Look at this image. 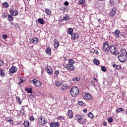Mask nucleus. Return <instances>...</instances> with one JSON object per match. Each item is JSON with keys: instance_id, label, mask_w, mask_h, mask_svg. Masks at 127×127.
I'll return each mask as SVG.
<instances>
[{"instance_id": "obj_27", "label": "nucleus", "mask_w": 127, "mask_h": 127, "mask_svg": "<svg viewBox=\"0 0 127 127\" xmlns=\"http://www.w3.org/2000/svg\"><path fill=\"white\" fill-rule=\"evenodd\" d=\"M38 21L39 23H40V24H44L45 23H44V20L42 18L38 19Z\"/></svg>"}, {"instance_id": "obj_25", "label": "nucleus", "mask_w": 127, "mask_h": 127, "mask_svg": "<svg viewBox=\"0 0 127 127\" xmlns=\"http://www.w3.org/2000/svg\"><path fill=\"white\" fill-rule=\"evenodd\" d=\"M45 12L47 15H51V10L50 9L47 8L45 10Z\"/></svg>"}, {"instance_id": "obj_48", "label": "nucleus", "mask_w": 127, "mask_h": 127, "mask_svg": "<svg viewBox=\"0 0 127 127\" xmlns=\"http://www.w3.org/2000/svg\"><path fill=\"white\" fill-rule=\"evenodd\" d=\"M10 24H11V25H12V26L11 27L12 28H13V27H15L14 23L11 22Z\"/></svg>"}, {"instance_id": "obj_64", "label": "nucleus", "mask_w": 127, "mask_h": 127, "mask_svg": "<svg viewBox=\"0 0 127 127\" xmlns=\"http://www.w3.org/2000/svg\"><path fill=\"white\" fill-rule=\"evenodd\" d=\"M21 82H23V80H22L21 81Z\"/></svg>"}, {"instance_id": "obj_5", "label": "nucleus", "mask_w": 127, "mask_h": 127, "mask_svg": "<svg viewBox=\"0 0 127 127\" xmlns=\"http://www.w3.org/2000/svg\"><path fill=\"white\" fill-rule=\"evenodd\" d=\"M117 48L114 45H111L109 47V50L111 52V53H113L115 55L116 53V49Z\"/></svg>"}, {"instance_id": "obj_20", "label": "nucleus", "mask_w": 127, "mask_h": 127, "mask_svg": "<svg viewBox=\"0 0 127 127\" xmlns=\"http://www.w3.org/2000/svg\"><path fill=\"white\" fill-rule=\"evenodd\" d=\"M6 121L7 123H9L10 125H12L13 124V120H12V119L10 117H7L6 118Z\"/></svg>"}, {"instance_id": "obj_46", "label": "nucleus", "mask_w": 127, "mask_h": 127, "mask_svg": "<svg viewBox=\"0 0 127 127\" xmlns=\"http://www.w3.org/2000/svg\"><path fill=\"white\" fill-rule=\"evenodd\" d=\"M29 97L30 99H33L34 98V96L32 94H30Z\"/></svg>"}, {"instance_id": "obj_61", "label": "nucleus", "mask_w": 127, "mask_h": 127, "mask_svg": "<svg viewBox=\"0 0 127 127\" xmlns=\"http://www.w3.org/2000/svg\"><path fill=\"white\" fill-rule=\"evenodd\" d=\"M126 114L127 115V109L126 110Z\"/></svg>"}, {"instance_id": "obj_50", "label": "nucleus", "mask_w": 127, "mask_h": 127, "mask_svg": "<svg viewBox=\"0 0 127 127\" xmlns=\"http://www.w3.org/2000/svg\"><path fill=\"white\" fill-rule=\"evenodd\" d=\"M64 5H66V6L69 5V2L66 1L64 2Z\"/></svg>"}, {"instance_id": "obj_30", "label": "nucleus", "mask_w": 127, "mask_h": 127, "mask_svg": "<svg viewBox=\"0 0 127 127\" xmlns=\"http://www.w3.org/2000/svg\"><path fill=\"white\" fill-rule=\"evenodd\" d=\"M59 70H57L55 71V75L54 76L55 78H57L58 77V74H59Z\"/></svg>"}, {"instance_id": "obj_62", "label": "nucleus", "mask_w": 127, "mask_h": 127, "mask_svg": "<svg viewBox=\"0 0 127 127\" xmlns=\"http://www.w3.org/2000/svg\"><path fill=\"white\" fill-rule=\"evenodd\" d=\"M94 80H95V81H97V79H96V78H94Z\"/></svg>"}, {"instance_id": "obj_44", "label": "nucleus", "mask_w": 127, "mask_h": 127, "mask_svg": "<svg viewBox=\"0 0 127 127\" xmlns=\"http://www.w3.org/2000/svg\"><path fill=\"white\" fill-rule=\"evenodd\" d=\"M113 67H114V68H118V67H120L121 68V65H117V64H113Z\"/></svg>"}, {"instance_id": "obj_8", "label": "nucleus", "mask_w": 127, "mask_h": 127, "mask_svg": "<svg viewBox=\"0 0 127 127\" xmlns=\"http://www.w3.org/2000/svg\"><path fill=\"white\" fill-rule=\"evenodd\" d=\"M47 71V73L49 74V75H52V73H53V69L50 66H47L46 68Z\"/></svg>"}, {"instance_id": "obj_49", "label": "nucleus", "mask_w": 127, "mask_h": 127, "mask_svg": "<svg viewBox=\"0 0 127 127\" xmlns=\"http://www.w3.org/2000/svg\"><path fill=\"white\" fill-rule=\"evenodd\" d=\"M124 56H127V55H120V54H118V58H119L120 57H123Z\"/></svg>"}, {"instance_id": "obj_52", "label": "nucleus", "mask_w": 127, "mask_h": 127, "mask_svg": "<svg viewBox=\"0 0 127 127\" xmlns=\"http://www.w3.org/2000/svg\"><path fill=\"white\" fill-rule=\"evenodd\" d=\"M58 120H63V117L62 116H59L58 117Z\"/></svg>"}, {"instance_id": "obj_10", "label": "nucleus", "mask_w": 127, "mask_h": 127, "mask_svg": "<svg viewBox=\"0 0 127 127\" xmlns=\"http://www.w3.org/2000/svg\"><path fill=\"white\" fill-rule=\"evenodd\" d=\"M30 43H34L37 44L38 43V39L37 38H34L29 39Z\"/></svg>"}, {"instance_id": "obj_41", "label": "nucleus", "mask_w": 127, "mask_h": 127, "mask_svg": "<svg viewBox=\"0 0 127 127\" xmlns=\"http://www.w3.org/2000/svg\"><path fill=\"white\" fill-rule=\"evenodd\" d=\"M29 120L31 121V122H33V121L35 120V118H34V117L33 116H31L29 118Z\"/></svg>"}, {"instance_id": "obj_42", "label": "nucleus", "mask_w": 127, "mask_h": 127, "mask_svg": "<svg viewBox=\"0 0 127 127\" xmlns=\"http://www.w3.org/2000/svg\"><path fill=\"white\" fill-rule=\"evenodd\" d=\"M20 114H22V116H24V109H22L20 111Z\"/></svg>"}, {"instance_id": "obj_33", "label": "nucleus", "mask_w": 127, "mask_h": 127, "mask_svg": "<svg viewBox=\"0 0 127 127\" xmlns=\"http://www.w3.org/2000/svg\"><path fill=\"white\" fill-rule=\"evenodd\" d=\"M125 111V109L122 108H119L116 110V112L117 113H121V112H124Z\"/></svg>"}, {"instance_id": "obj_4", "label": "nucleus", "mask_w": 127, "mask_h": 127, "mask_svg": "<svg viewBox=\"0 0 127 127\" xmlns=\"http://www.w3.org/2000/svg\"><path fill=\"white\" fill-rule=\"evenodd\" d=\"M103 50L105 52V53H109V51L110 50V48L109 47V43L108 42H106L104 44H103Z\"/></svg>"}, {"instance_id": "obj_34", "label": "nucleus", "mask_w": 127, "mask_h": 127, "mask_svg": "<svg viewBox=\"0 0 127 127\" xmlns=\"http://www.w3.org/2000/svg\"><path fill=\"white\" fill-rule=\"evenodd\" d=\"M86 1V0H79L78 1L79 4H84Z\"/></svg>"}, {"instance_id": "obj_31", "label": "nucleus", "mask_w": 127, "mask_h": 127, "mask_svg": "<svg viewBox=\"0 0 127 127\" xmlns=\"http://www.w3.org/2000/svg\"><path fill=\"white\" fill-rule=\"evenodd\" d=\"M16 100L17 101V102L19 103V105H21L22 101L20 100V98L18 96L16 97Z\"/></svg>"}, {"instance_id": "obj_37", "label": "nucleus", "mask_w": 127, "mask_h": 127, "mask_svg": "<svg viewBox=\"0 0 127 127\" xmlns=\"http://www.w3.org/2000/svg\"><path fill=\"white\" fill-rule=\"evenodd\" d=\"M107 121L108 123H113V121H114V119H113L112 117H109L108 118Z\"/></svg>"}, {"instance_id": "obj_39", "label": "nucleus", "mask_w": 127, "mask_h": 127, "mask_svg": "<svg viewBox=\"0 0 127 127\" xmlns=\"http://www.w3.org/2000/svg\"><path fill=\"white\" fill-rule=\"evenodd\" d=\"M88 116L89 117V118H90V119H93L94 115H93V114L92 113L90 112L88 114Z\"/></svg>"}, {"instance_id": "obj_19", "label": "nucleus", "mask_w": 127, "mask_h": 127, "mask_svg": "<svg viewBox=\"0 0 127 127\" xmlns=\"http://www.w3.org/2000/svg\"><path fill=\"white\" fill-rule=\"evenodd\" d=\"M54 43H55L54 46L55 48H58L59 47V43L58 42V41L57 39H55L54 40Z\"/></svg>"}, {"instance_id": "obj_1", "label": "nucleus", "mask_w": 127, "mask_h": 127, "mask_svg": "<svg viewBox=\"0 0 127 127\" xmlns=\"http://www.w3.org/2000/svg\"><path fill=\"white\" fill-rule=\"evenodd\" d=\"M75 63V61L73 60H68V64H66L65 65V68L68 71H73L74 69V65L73 64Z\"/></svg>"}, {"instance_id": "obj_12", "label": "nucleus", "mask_w": 127, "mask_h": 127, "mask_svg": "<svg viewBox=\"0 0 127 127\" xmlns=\"http://www.w3.org/2000/svg\"><path fill=\"white\" fill-rule=\"evenodd\" d=\"M9 12L10 14H12V15H13L14 16H16V15L18 14V12H17L16 10H13L12 9H10L9 10Z\"/></svg>"}, {"instance_id": "obj_11", "label": "nucleus", "mask_w": 127, "mask_h": 127, "mask_svg": "<svg viewBox=\"0 0 127 127\" xmlns=\"http://www.w3.org/2000/svg\"><path fill=\"white\" fill-rule=\"evenodd\" d=\"M84 98L86 99V100H88V101H90L92 99V95L90 93H88L87 92L84 96Z\"/></svg>"}, {"instance_id": "obj_58", "label": "nucleus", "mask_w": 127, "mask_h": 127, "mask_svg": "<svg viewBox=\"0 0 127 127\" xmlns=\"http://www.w3.org/2000/svg\"><path fill=\"white\" fill-rule=\"evenodd\" d=\"M51 98H52V99H54V97H53L52 95H50Z\"/></svg>"}, {"instance_id": "obj_7", "label": "nucleus", "mask_w": 127, "mask_h": 127, "mask_svg": "<svg viewBox=\"0 0 127 127\" xmlns=\"http://www.w3.org/2000/svg\"><path fill=\"white\" fill-rule=\"evenodd\" d=\"M79 117H80L79 115H76V116H75V119H76V120H77V121L79 123V124H84V123H85V119H84L83 118L78 119V118H79Z\"/></svg>"}, {"instance_id": "obj_43", "label": "nucleus", "mask_w": 127, "mask_h": 127, "mask_svg": "<svg viewBox=\"0 0 127 127\" xmlns=\"http://www.w3.org/2000/svg\"><path fill=\"white\" fill-rule=\"evenodd\" d=\"M91 84L92 86H94V88L96 87V85H95L96 82H95V81H92Z\"/></svg>"}, {"instance_id": "obj_3", "label": "nucleus", "mask_w": 127, "mask_h": 127, "mask_svg": "<svg viewBox=\"0 0 127 127\" xmlns=\"http://www.w3.org/2000/svg\"><path fill=\"white\" fill-rule=\"evenodd\" d=\"M31 83L34 84L35 87H37L38 88H41L42 84H41V81L37 80L36 79H34L33 80L30 81Z\"/></svg>"}, {"instance_id": "obj_15", "label": "nucleus", "mask_w": 127, "mask_h": 127, "mask_svg": "<svg viewBox=\"0 0 127 127\" xmlns=\"http://www.w3.org/2000/svg\"><path fill=\"white\" fill-rule=\"evenodd\" d=\"M72 40H75L78 39L79 37V35L77 33H73L71 35Z\"/></svg>"}, {"instance_id": "obj_13", "label": "nucleus", "mask_w": 127, "mask_h": 127, "mask_svg": "<svg viewBox=\"0 0 127 127\" xmlns=\"http://www.w3.org/2000/svg\"><path fill=\"white\" fill-rule=\"evenodd\" d=\"M38 122L41 125H44V124H46L47 122L45 120L43 119L42 118H39L38 119Z\"/></svg>"}, {"instance_id": "obj_29", "label": "nucleus", "mask_w": 127, "mask_h": 127, "mask_svg": "<svg viewBox=\"0 0 127 127\" xmlns=\"http://www.w3.org/2000/svg\"><path fill=\"white\" fill-rule=\"evenodd\" d=\"M25 91L27 92V93L31 94L32 93V88H26Z\"/></svg>"}, {"instance_id": "obj_55", "label": "nucleus", "mask_w": 127, "mask_h": 127, "mask_svg": "<svg viewBox=\"0 0 127 127\" xmlns=\"http://www.w3.org/2000/svg\"><path fill=\"white\" fill-rule=\"evenodd\" d=\"M0 65L2 66V61H1V60H0Z\"/></svg>"}, {"instance_id": "obj_22", "label": "nucleus", "mask_w": 127, "mask_h": 127, "mask_svg": "<svg viewBox=\"0 0 127 127\" xmlns=\"http://www.w3.org/2000/svg\"><path fill=\"white\" fill-rule=\"evenodd\" d=\"M46 53L48 55H51V49L50 47H48L46 50Z\"/></svg>"}, {"instance_id": "obj_54", "label": "nucleus", "mask_w": 127, "mask_h": 127, "mask_svg": "<svg viewBox=\"0 0 127 127\" xmlns=\"http://www.w3.org/2000/svg\"><path fill=\"white\" fill-rule=\"evenodd\" d=\"M103 126H107V122H103Z\"/></svg>"}, {"instance_id": "obj_17", "label": "nucleus", "mask_w": 127, "mask_h": 127, "mask_svg": "<svg viewBox=\"0 0 127 127\" xmlns=\"http://www.w3.org/2000/svg\"><path fill=\"white\" fill-rule=\"evenodd\" d=\"M116 14V7H114L113 8L112 11L109 13L110 16H114Z\"/></svg>"}, {"instance_id": "obj_14", "label": "nucleus", "mask_w": 127, "mask_h": 127, "mask_svg": "<svg viewBox=\"0 0 127 127\" xmlns=\"http://www.w3.org/2000/svg\"><path fill=\"white\" fill-rule=\"evenodd\" d=\"M118 59L120 62L124 63V62H126V61H127V56H124L123 57L118 58Z\"/></svg>"}, {"instance_id": "obj_16", "label": "nucleus", "mask_w": 127, "mask_h": 127, "mask_svg": "<svg viewBox=\"0 0 127 127\" xmlns=\"http://www.w3.org/2000/svg\"><path fill=\"white\" fill-rule=\"evenodd\" d=\"M118 54L122 55H127V50L125 49H122L120 50V51L118 53Z\"/></svg>"}, {"instance_id": "obj_32", "label": "nucleus", "mask_w": 127, "mask_h": 127, "mask_svg": "<svg viewBox=\"0 0 127 127\" xmlns=\"http://www.w3.org/2000/svg\"><path fill=\"white\" fill-rule=\"evenodd\" d=\"M23 125H24V127H28V126H29V122H28V121H25L23 123Z\"/></svg>"}, {"instance_id": "obj_18", "label": "nucleus", "mask_w": 127, "mask_h": 127, "mask_svg": "<svg viewBox=\"0 0 127 127\" xmlns=\"http://www.w3.org/2000/svg\"><path fill=\"white\" fill-rule=\"evenodd\" d=\"M121 31L119 30V29H117L115 32H114V34H115V37L116 38H120V33Z\"/></svg>"}, {"instance_id": "obj_38", "label": "nucleus", "mask_w": 127, "mask_h": 127, "mask_svg": "<svg viewBox=\"0 0 127 127\" xmlns=\"http://www.w3.org/2000/svg\"><path fill=\"white\" fill-rule=\"evenodd\" d=\"M3 5H4V6H5V7H8V6H9V4H8V3H7V2H4V3H3Z\"/></svg>"}, {"instance_id": "obj_40", "label": "nucleus", "mask_w": 127, "mask_h": 127, "mask_svg": "<svg viewBox=\"0 0 127 127\" xmlns=\"http://www.w3.org/2000/svg\"><path fill=\"white\" fill-rule=\"evenodd\" d=\"M72 81H80V78L79 77H73Z\"/></svg>"}, {"instance_id": "obj_35", "label": "nucleus", "mask_w": 127, "mask_h": 127, "mask_svg": "<svg viewBox=\"0 0 127 127\" xmlns=\"http://www.w3.org/2000/svg\"><path fill=\"white\" fill-rule=\"evenodd\" d=\"M101 70L103 71V72H107V67L105 66H102L101 67Z\"/></svg>"}, {"instance_id": "obj_45", "label": "nucleus", "mask_w": 127, "mask_h": 127, "mask_svg": "<svg viewBox=\"0 0 127 127\" xmlns=\"http://www.w3.org/2000/svg\"><path fill=\"white\" fill-rule=\"evenodd\" d=\"M3 39H6L7 38V35L3 34L2 36Z\"/></svg>"}, {"instance_id": "obj_21", "label": "nucleus", "mask_w": 127, "mask_h": 127, "mask_svg": "<svg viewBox=\"0 0 127 127\" xmlns=\"http://www.w3.org/2000/svg\"><path fill=\"white\" fill-rule=\"evenodd\" d=\"M67 116H68V117L69 119H72L73 118V112L71 110H69L67 114Z\"/></svg>"}, {"instance_id": "obj_36", "label": "nucleus", "mask_w": 127, "mask_h": 127, "mask_svg": "<svg viewBox=\"0 0 127 127\" xmlns=\"http://www.w3.org/2000/svg\"><path fill=\"white\" fill-rule=\"evenodd\" d=\"M69 19H70V17H69V16L65 15V16L64 17L63 20L67 21V20H69Z\"/></svg>"}, {"instance_id": "obj_24", "label": "nucleus", "mask_w": 127, "mask_h": 127, "mask_svg": "<svg viewBox=\"0 0 127 127\" xmlns=\"http://www.w3.org/2000/svg\"><path fill=\"white\" fill-rule=\"evenodd\" d=\"M73 30L72 28H69L67 30V34H69L70 35H72L73 34Z\"/></svg>"}, {"instance_id": "obj_51", "label": "nucleus", "mask_w": 127, "mask_h": 127, "mask_svg": "<svg viewBox=\"0 0 127 127\" xmlns=\"http://www.w3.org/2000/svg\"><path fill=\"white\" fill-rule=\"evenodd\" d=\"M94 53H96L97 55H99V52H98V50H94Z\"/></svg>"}, {"instance_id": "obj_2", "label": "nucleus", "mask_w": 127, "mask_h": 127, "mask_svg": "<svg viewBox=\"0 0 127 127\" xmlns=\"http://www.w3.org/2000/svg\"><path fill=\"white\" fill-rule=\"evenodd\" d=\"M79 94V89L76 86H73L70 90V95L74 98Z\"/></svg>"}, {"instance_id": "obj_9", "label": "nucleus", "mask_w": 127, "mask_h": 127, "mask_svg": "<svg viewBox=\"0 0 127 127\" xmlns=\"http://www.w3.org/2000/svg\"><path fill=\"white\" fill-rule=\"evenodd\" d=\"M50 126L51 127H58L60 126V123L59 122H51Z\"/></svg>"}, {"instance_id": "obj_23", "label": "nucleus", "mask_w": 127, "mask_h": 127, "mask_svg": "<svg viewBox=\"0 0 127 127\" xmlns=\"http://www.w3.org/2000/svg\"><path fill=\"white\" fill-rule=\"evenodd\" d=\"M13 17H12V16L10 14H8V21H9L10 22L11 21H13Z\"/></svg>"}, {"instance_id": "obj_60", "label": "nucleus", "mask_w": 127, "mask_h": 127, "mask_svg": "<svg viewBox=\"0 0 127 127\" xmlns=\"http://www.w3.org/2000/svg\"><path fill=\"white\" fill-rule=\"evenodd\" d=\"M56 86H60L59 83H57V84H56Z\"/></svg>"}, {"instance_id": "obj_53", "label": "nucleus", "mask_w": 127, "mask_h": 127, "mask_svg": "<svg viewBox=\"0 0 127 127\" xmlns=\"http://www.w3.org/2000/svg\"><path fill=\"white\" fill-rule=\"evenodd\" d=\"M2 16H3V17H6V16H7V14H6V13H4V14L2 15Z\"/></svg>"}, {"instance_id": "obj_57", "label": "nucleus", "mask_w": 127, "mask_h": 127, "mask_svg": "<svg viewBox=\"0 0 127 127\" xmlns=\"http://www.w3.org/2000/svg\"><path fill=\"white\" fill-rule=\"evenodd\" d=\"M61 90H63V91H65V88L62 87Z\"/></svg>"}, {"instance_id": "obj_26", "label": "nucleus", "mask_w": 127, "mask_h": 127, "mask_svg": "<svg viewBox=\"0 0 127 127\" xmlns=\"http://www.w3.org/2000/svg\"><path fill=\"white\" fill-rule=\"evenodd\" d=\"M0 76L1 77H4L5 76V74L4 72H3V69L0 68Z\"/></svg>"}, {"instance_id": "obj_56", "label": "nucleus", "mask_w": 127, "mask_h": 127, "mask_svg": "<svg viewBox=\"0 0 127 127\" xmlns=\"http://www.w3.org/2000/svg\"><path fill=\"white\" fill-rule=\"evenodd\" d=\"M83 112L84 113H87V109H85L84 110H83Z\"/></svg>"}, {"instance_id": "obj_6", "label": "nucleus", "mask_w": 127, "mask_h": 127, "mask_svg": "<svg viewBox=\"0 0 127 127\" xmlns=\"http://www.w3.org/2000/svg\"><path fill=\"white\" fill-rule=\"evenodd\" d=\"M16 72H17V68L14 66L9 69V72L12 74H14Z\"/></svg>"}, {"instance_id": "obj_63", "label": "nucleus", "mask_w": 127, "mask_h": 127, "mask_svg": "<svg viewBox=\"0 0 127 127\" xmlns=\"http://www.w3.org/2000/svg\"><path fill=\"white\" fill-rule=\"evenodd\" d=\"M99 0L100 1H103L104 0Z\"/></svg>"}, {"instance_id": "obj_59", "label": "nucleus", "mask_w": 127, "mask_h": 127, "mask_svg": "<svg viewBox=\"0 0 127 127\" xmlns=\"http://www.w3.org/2000/svg\"><path fill=\"white\" fill-rule=\"evenodd\" d=\"M22 83H23V82L20 81V82H19V85H20V84H21Z\"/></svg>"}, {"instance_id": "obj_47", "label": "nucleus", "mask_w": 127, "mask_h": 127, "mask_svg": "<svg viewBox=\"0 0 127 127\" xmlns=\"http://www.w3.org/2000/svg\"><path fill=\"white\" fill-rule=\"evenodd\" d=\"M78 105H79V106H82V105H83V102H82V101H78Z\"/></svg>"}, {"instance_id": "obj_28", "label": "nucleus", "mask_w": 127, "mask_h": 127, "mask_svg": "<svg viewBox=\"0 0 127 127\" xmlns=\"http://www.w3.org/2000/svg\"><path fill=\"white\" fill-rule=\"evenodd\" d=\"M93 63H94L95 65H100V62L97 59H94L93 60Z\"/></svg>"}]
</instances>
